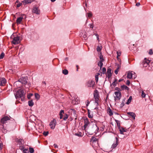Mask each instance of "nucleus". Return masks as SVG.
<instances>
[{
	"label": "nucleus",
	"mask_w": 153,
	"mask_h": 153,
	"mask_svg": "<svg viewBox=\"0 0 153 153\" xmlns=\"http://www.w3.org/2000/svg\"><path fill=\"white\" fill-rule=\"evenodd\" d=\"M94 97L95 99V102L97 103V106L99 105V96L98 91L96 90L94 93Z\"/></svg>",
	"instance_id": "obj_4"
},
{
	"label": "nucleus",
	"mask_w": 153,
	"mask_h": 153,
	"mask_svg": "<svg viewBox=\"0 0 153 153\" xmlns=\"http://www.w3.org/2000/svg\"><path fill=\"white\" fill-rule=\"evenodd\" d=\"M100 61L101 62H103L104 61V59L102 55H100Z\"/></svg>",
	"instance_id": "obj_35"
},
{
	"label": "nucleus",
	"mask_w": 153,
	"mask_h": 153,
	"mask_svg": "<svg viewBox=\"0 0 153 153\" xmlns=\"http://www.w3.org/2000/svg\"><path fill=\"white\" fill-rule=\"evenodd\" d=\"M150 62V61L146 58H145L143 61L142 64L143 66L145 67H146L148 65H149V63Z\"/></svg>",
	"instance_id": "obj_9"
},
{
	"label": "nucleus",
	"mask_w": 153,
	"mask_h": 153,
	"mask_svg": "<svg viewBox=\"0 0 153 153\" xmlns=\"http://www.w3.org/2000/svg\"><path fill=\"white\" fill-rule=\"evenodd\" d=\"M29 152L30 153H33L34 152V150L33 148L30 147L29 148Z\"/></svg>",
	"instance_id": "obj_34"
},
{
	"label": "nucleus",
	"mask_w": 153,
	"mask_h": 153,
	"mask_svg": "<svg viewBox=\"0 0 153 153\" xmlns=\"http://www.w3.org/2000/svg\"><path fill=\"white\" fill-rule=\"evenodd\" d=\"M117 81V79H115L114 81L112 83V85H114V86H115L116 85L117 83L116 82Z\"/></svg>",
	"instance_id": "obj_36"
},
{
	"label": "nucleus",
	"mask_w": 153,
	"mask_h": 153,
	"mask_svg": "<svg viewBox=\"0 0 153 153\" xmlns=\"http://www.w3.org/2000/svg\"><path fill=\"white\" fill-rule=\"evenodd\" d=\"M97 40H98V41H99V36L97 37Z\"/></svg>",
	"instance_id": "obj_64"
},
{
	"label": "nucleus",
	"mask_w": 153,
	"mask_h": 153,
	"mask_svg": "<svg viewBox=\"0 0 153 153\" xmlns=\"http://www.w3.org/2000/svg\"><path fill=\"white\" fill-rule=\"evenodd\" d=\"M19 149L20 150H23H23L25 149V147L24 146H20L19 147Z\"/></svg>",
	"instance_id": "obj_47"
},
{
	"label": "nucleus",
	"mask_w": 153,
	"mask_h": 153,
	"mask_svg": "<svg viewBox=\"0 0 153 153\" xmlns=\"http://www.w3.org/2000/svg\"><path fill=\"white\" fill-rule=\"evenodd\" d=\"M121 88L123 89H126L127 90H128L129 88L126 86L125 85H123L121 86Z\"/></svg>",
	"instance_id": "obj_28"
},
{
	"label": "nucleus",
	"mask_w": 153,
	"mask_h": 153,
	"mask_svg": "<svg viewBox=\"0 0 153 153\" xmlns=\"http://www.w3.org/2000/svg\"><path fill=\"white\" fill-rule=\"evenodd\" d=\"M28 104L30 106H32L34 105V103L32 100H29L28 102Z\"/></svg>",
	"instance_id": "obj_23"
},
{
	"label": "nucleus",
	"mask_w": 153,
	"mask_h": 153,
	"mask_svg": "<svg viewBox=\"0 0 153 153\" xmlns=\"http://www.w3.org/2000/svg\"><path fill=\"white\" fill-rule=\"evenodd\" d=\"M10 120L9 117L7 116H5L3 117L1 120V122L3 124H4L7 122V121Z\"/></svg>",
	"instance_id": "obj_15"
},
{
	"label": "nucleus",
	"mask_w": 153,
	"mask_h": 153,
	"mask_svg": "<svg viewBox=\"0 0 153 153\" xmlns=\"http://www.w3.org/2000/svg\"><path fill=\"white\" fill-rule=\"evenodd\" d=\"M4 53H2L0 55V59L3 58L4 57Z\"/></svg>",
	"instance_id": "obj_41"
},
{
	"label": "nucleus",
	"mask_w": 153,
	"mask_h": 153,
	"mask_svg": "<svg viewBox=\"0 0 153 153\" xmlns=\"http://www.w3.org/2000/svg\"><path fill=\"white\" fill-rule=\"evenodd\" d=\"M133 73H134V74H133L134 75V76H133L134 78H135L136 77V74L134 72H133Z\"/></svg>",
	"instance_id": "obj_57"
},
{
	"label": "nucleus",
	"mask_w": 153,
	"mask_h": 153,
	"mask_svg": "<svg viewBox=\"0 0 153 153\" xmlns=\"http://www.w3.org/2000/svg\"><path fill=\"white\" fill-rule=\"evenodd\" d=\"M2 144L0 143V150H1L2 149Z\"/></svg>",
	"instance_id": "obj_51"
},
{
	"label": "nucleus",
	"mask_w": 153,
	"mask_h": 153,
	"mask_svg": "<svg viewBox=\"0 0 153 153\" xmlns=\"http://www.w3.org/2000/svg\"><path fill=\"white\" fill-rule=\"evenodd\" d=\"M118 128L119 129L120 133L121 134H124L123 133L126 131V129L123 127H120Z\"/></svg>",
	"instance_id": "obj_19"
},
{
	"label": "nucleus",
	"mask_w": 153,
	"mask_h": 153,
	"mask_svg": "<svg viewBox=\"0 0 153 153\" xmlns=\"http://www.w3.org/2000/svg\"><path fill=\"white\" fill-rule=\"evenodd\" d=\"M15 141L20 145H22L24 143V140L22 139L16 138L15 139Z\"/></svg>",
	"instance_id": "obj_11"
},
{
	"label": "nucleus",
	"mask_w": 153,
	"mask_h": 153,
	"mask_svg": "<svg viewBox=\"0 0 153 153\" xmlns=\"http://www.w3.org/2000/svg\"><path fill=\"white\" fill-rule=\"evenodd\" d=\"M53 146H54V147L55 148H58V146L56 144H54L53 145Z\"/></svg>",
	"instance_id": "obj_55"
},
{
	"label": "nucleus",
	"mask_w": 153,
	"mask_h": 153,
	"mask_svg": "<svg viewBox=\"0 0 153 153\" xmlns=\"http://www.w3.org/2000/svg\"><path fill=\"white\" fill-rule=\"evenodd\" d=\"M22 3H19L18 4H17V7H19L20 6H21L22 5Z\"/></svg>",
	"instance_id": "obj_50"
},
{
	"label": "nucleus",
	"mask_w": 153,
	"mask_h": 153,
	"mask_svg": "<svg viewBox=\"0 0 153 153\" xmlns=\"http://www.w3.org/2000/svg\"><path fill=\"white\" fill-rule=\"evenodd\" d=\"M20 37L19 36H16L14 37L12 42V43L14 45H16L19 43L20 41H19Z\"/></svg>",
	"instance_id": "obj_7"
},
{
	"label": "nucleus",
	"mask_w": 153,
	"mask_h": 153,
	"mask_svg": "<svg viewBox=\"0 0 153 153\" xmlns=\"http://www.w3.org/2000/svg\"><path fill=\"white\" fill-rule=\"evenodd\" d=\"M127 114L128 115L131 116L134 119H135V117L136 116V115L133 112H128Z\"/></svg>",
	"instance_id": "obj_22"
},
{
	"label": "nucleus",
	"mask_w": 153,
	"mask_h": 153,
	"mask_svg": "<svg viewBox=\"0 0 153 153\" xmlns=\"http://www.w3.org/2000/svg\"><path fill=\"white\" fill-rule=\"evenodd\" d=\"M88 117L89 118H91L92 117H91V116L89 114H88Z\"/></svg>",
	"instance_id": "obj_63"
},
{
	"label": "nucleus",
	"mask_w": 153,
	"mask_h": 153,
	"mask_svg": "<svg viewBox=\"0 0 153 153\" xmlns=\"http://www.w3.org/2000/svg\"><path fill=\"white\" fill-rule=\"evenodd\" d=\"M111 70V68H108L107 69L106 76L108 77V79H109L112 75Z\"/></svg>",
	"instance_id": "obj_16"
},
{
	"label": "nucleus",
	"mask_w": 153,
	"mask_h": 153,
	"mask_svg": "<svg viewBox=\"0 0 153 153\" xmlns=\"http://www.w3.org/2000/svg\"><path fill=\"white\" fill-rule=\"evenodd\" d=\"M35 98L37 100H39V99L40 96L38 94L35 93Z\"/></svg>",
	"instance_id": "obj_31"
},
{
	"label": "nucleus",
	"mask_w": 153,
	"mask_h": 153,
	"mask_svg": "<svg viewBox=\"0 0 153 153\" xmlns=\"http://www.w3.org/2000/svg\"><path fill=\"white\" fill-rule=\"evenodd\" d=\"M21 83L22 84H25L27 82V79L25 77L21 78L18 81L14 83V85H17L19 83Z\"/></svg>",
	"instance_id": "obj_3"
},
{
	"label": "nucleus",
	"mask_w": 153,
	"mask_h": 153,
	"mask_svg": "<svg viewBox=\"0 0 153 153\" xmlns=\"http://www.w3.org/2000/svg\"><path fill=\"white\" fill-rule=\"evenodd\" d=\"M91 141L93 143H94V144H96L97 145L95 146L97 147L98 146H99V144H98V139L96 138L95 137H91Z\"/></svg>",
	"instance_id": "obj_12"
},
{
	"label": "nucleus",
	"mask_w": 153,
	"mask_h": 153,
	"mask_svg": "<svg viewBox=\"0 0 153 153\" xmlns=\"http://www.w3.org/2000/svg\"><path fill=\"white\" fill-rule=\"evenodd\" d=\"M140 3L139 2H138L136 3V5L137 6H140Z\"/></svg>",
	"instance_id": "obj_59"
},
{
	"label": "nucleus",
	"mask_w": 153,
	"mask_h": 153,
	"mask_svg": "<svg viewBox=\"0 0 153 153\" xmlns=\"http://www.w3.org/2000/svg\"><path fill=\"white\" fill-rule=\"evenodd\" d=\"M32 12L36 14H39L40 10L37 7H35L33 8Z\"/></svg>",
	"instance_id": "obj_10"
},
{
	"label": "nucleus",
	"mask_w": 153,
	"mask_h": 153,
	"mask_svg": "<svg viewBox=\"0 0 153 153\" xmlns=\"http://www.w3.org/2000/svg\"><path fill=\"white\" fill-rule=\"evenodd\" d=\"M26 18V15L24 14L21 15V16L17 18L16 21V23L18 25L20 24L23 19H25Z\"/></svg>",
	"instance_id": "obj_6"
},
{
	"label": "nucleus",
	"mask_w": 153,
	"mask_h": 153,
	"mask_svg": "<svg viewBox=\"0 0 153 153\" xmlns=\"http://www.w3.org/2000/svg\"><path fill=\"white\" fill-rule=\"evenodd\" d=\"M74 98L75 100H73V102L74 103V102H75L74 103L75 104H77L79 103V98H78L76 96H75V97H74Z\"/></svg>",
	"instance_id": "obj_20"
},
{
	"label": "nucleus",
	"mask_w": 153,
	"mask_h": 153,
	"mask_svg": "<svg viewBox=\"0 0 153 153\" xmlns=\"http://www.w3.org/2000/svg\"><path fill=\"white\" fill-rule=\"evenodd\" d=\"M141 96L143 98H145L146 97V94L143 91L142 92Z\"/></svg>",
	"instance_id": "obj_42"
},
{
	"label": "nucleus",
	"mask_w": 153,
	"mask_h": 153,
	"mask_svg": "<svg viewBox=\"0 0 153 153\" xmlns=\"http://www.w3.org/2000/svg\"><path fill=\"white\" fill-rule=\"evenodd\" d=\"M68 118V115L67 114H65V115L64 116V117H63V120H66L67 118Z\"/></svg>",
	"instance_id": "obj_44"
},
{
	"label": "nucleus",
	"mask_w": 153,
	"mask_h": 153,
	"mask_svg": "<svg viewBox=\"0 0 153 153\" xmlns=\"http://www.w3.org/2000/svg\"><path fill=\"white\" fill-rule=\"evenodd\" d=\"M108 113L109 115L110 116H111L113 114V113L111 110L110 109H109V110H108Z\"/></svg>",
	"instance_id": "obj_32"
},
{
	"label": "nucleus",
	"mask_w": 153,
	"mask_h": 153,
	"mask_svg": "<svg viewBox=\"0 0 153 153\" xmlns=\"http://www.w3.org/2000/svg\"><path fill=\"white\" fill-rule=\"evenodd\" d=\"M65 61H68V57L65 58Z\"/></svg>",
	"instance_id": "obj_62"
},
{
	"label": "nucleus",
	"mask_w": 153,
	"mask_h": 153,
	"mask_svg": "<svg viewBox=\"0 0 153 153\" xmlns=\"http://www.w3.org/2000/svg\"><path fill=\"white\" fill-rule=\"evenodd\" d=\"M118 71V69H116L114 71V73L116 74H117Z\"/></svg>",
	"instance_id": "obj_54"
},
{
	"label": "nucleus",
	"mask_w": 153,
	"mask_h": 153,
	"mask_svg": "<svg viewBox=\"0 0 153 153\" xmlns=\"http://www.w3.org/2000/svg\"><path fill=\"white\" fill-rule=\"evenodd\" d=\"M106 69L105 68H103L102 69V74H104L106 73Z\"/></svg>",
	"instance_id": "obj_40"
},
{
	"label": "nucleus",
	"mask_w": 153,
	"mask_h": 153,
	"mask_svg": "<svg viewBox=\"0 0 153 153\" xmlns=\"http://www.w3.org/2000/svg\"><path fill=\"white\" fill-rule=\"evenodd\" d=\"M6 82V80L4 78L0 77V85L4 86Z\"/></svg>",
	"instance_id": "obj_14"
},
{
	"label": "nucleus",
	"mask_w": 153,
	"mask_h": 153,
	"mask_svg": "<svg viewBox=\"0 0 153 153\" xmlns=\"http://www.w3.org/2000/svg\"><path fill=\"white\" fill-rule=\"evenodd\" d=\"M3 132L4 133H6V130L5 129H3Z\"/></svg>",
	"instance_id": "obj_61"
},
{
	"label": "nucleus",
	"mask_w": 153,
	"mask_h": 153,
	"mask_svg": "<svg viewBox=\"0 0 153 153\" xmlns=\"http://www.w3.org/2000/svg\"><path fill=\"white\" fill-rule=\"evenodd\" d=\"M103 62L100 61L98 63V65L100 67V69L101 70L102 68L103 65Z\"/></svg>",
	"instance_id": "obj_29"
},
{
	"label": "nucleus",
	"mask_w": 153,
	"mask_h": 153,
	"mask_svg": "<svg viewBox=\"0 0 153 153\" xmlns=\"http://www.w3.org/2000/svg\"><path fill=\"white\" fill-rule=\"evenodd\" d=\"M133 72L129 71L128 73L127 76V78L129 79L132 78L133 77Z\"/></svg>",
	"instance_id": "obj_21"
},
{
	"label": "nucleus",
	"mask_w": 153,
	"mask_h": 153,
	"mask_svg": "<svg viewBox=\"0 0 153 153\" xmlns=\"http://www.w3.org/2000/svg\"><path fill=\"white\" fill-rule=\"evenodd\" d=\"M60 115V119H62V114H59Z\"/></svg>",
	"instance_id": "obj_60"
},
{
	"label": "nucleus",
	"mask_w": 153,
	"mask_h": 153,
	"mask_svg": "<svg viewBox=\"0 0 153 153\" xmlns=\"http://www.w3.org/2000/svg\"><path fill=\"white\" fill-rule=\"evenodd\" d=\"M71 110H72L73 111V113L74 115H75L76 114V111L74 109H71Z\"/></svg>",
	"instance_id": "obj_53"
},
{
	"label": "nucleus",
	"mask_w": 153,
	"mask_h": 153,
	"mask_svg": "<svg viewBox=\"0 0 153 153\" xmlns=\"http://www.w3.org/2000/svg\"><path fill=\"white\" fill-rule=\"evenodd\" d=\"M49 132L48 131H44L43 133V134L45 136H47L48 135Z\"/></svg>",
	"instance_id": "obj_43"
},
{
	"label": "nucleus",
	"mask_w": 153,
	"mask_h": 153,
	"mask_svg": "<svg viewBox=\"0 0 153 153\" xmlns=\"http://www.w3.org/2000/svg\"><path fill=\"white\" fill-rule=\"evenodd\" d=\"M89 103H90V102H89L88 100H87V104H86V106H88V105L89 104Z\"/></svg>",
	"instance_id": "obj_56"
},
{
	"label": "nucleus",
	"mask_w": 153,
	"mask_h": 153,
	"mask_svg": "<svg viewBox=\"0 0 153 153\" xmlns=\"http://www.w3.org/2000/svg\"><path fill=\"white\" fill-rule=\"evenodd\" d=\"M90 123L88 119L87 118L84 120V127L85 128H86Z\"/></svg>",
	"instance_id": "obj_18"
},
{
	"label": "nucleus",
	"mask_w": 153,
	"mask_h": 153,
	"mask_svg": "<svg viewBox=\"0 0 153 153\" xmlns=\"http://www.w3.org/2000/svg\"><path fill=\"white\" fill-rule=\"evenodd\" d=\"M62 73L66 75L68 74V71L66 69H64L62 71Z\"/></svg>",
	"instance_id": "obj_30"
},
{
	"label": "nucleus",
	"mask_w": 153,
	"mask_h": 153,
	"mask_svg": "<svg viewBox=\"0 0 153 153\" xmlns=\"http://www.w3.org/2000/svg\"><path fill=\"white\" fill-rule=\"evenodd\" d=\"M115 121L117 124V126L118 128H120V121L117 120H115Z\"/></svg>",
	"instance_id": "obj_25"
},
{
	"label": "nucleus",
	"mask_w": 153,
	"mask_h": 153,
	"mask_svg": "<svg viewBox=\"0 0 153 153\" xmlns=\"http://www.w3.org/2000/svg\"><path fill=\"white\" fill-rule=\"evenodd\" d=\"M117 58L118 59H119V56H120L121 55V53L120 52H119L118 51L117 52Z\"/></svg>",
	"instance_id": "obj_38"
},
{
	"label": "nucleus",
	"mask_w": 153,
	"mask_h": 153,
	"mask_svg": "<svg viewBox=\"0 0 153 153\" xmlns=\"http://www.w3.org/2000/svg\"><path fill=\"white\" fill-rule=\"evenodd\" d=\"M95 84L94 81L92 80H89L87 82V85L88 87L93 88Z\"/></svg>",
	"instance_id": "obj_13"
},
{
	"label": "nucleus",
	"mask_w": 153,
	"mask_h": 153,
	"mask_svg": "<svg viewBox=\"0 0 153 153\" xmlns=\"http://www.w3.org/2000/svg\"><path fill=\"white\" fill-rule=\"evenodd\" d=\"M75 135L79 137H82V133L81 132H79V133H76Z\"/></svg>",
	"instance_id": "obj_39"
},
{
	"label": "nucleus",
	"mask_w": 153,
	"mask_h": 153,
	"mask_svg": "<svg viewBox=\"0 0 153 153\" xmlns=\"http://www.w3.org/2000/svg\"><path fill=\"white\" fill-rule=\"evenodd\" d=\"M92 15V13L91 12L88 13V17L89 18H91V17Z\"/></svg>",
	"instance_id": "obj_37"
},
{
	"label": "nucleus",
	"mask_w": 153,
	"mask_h": 153,
	"mask_svg": "<svg viewBox=\"0 0 153 153\" xmlns=\"http://www.w3.org/2000/svg\"><path fill=\"white\" fill-rule=\"evenodd\" d=\"M25 94L24 91L22 89L19 90L15 94V97L16 99L20 98L22 101L24 100Z\"/></svg>",
	"instance_id": "obj_1"
},
{
	"label": "nucleus",
	"mask_w": 153,
	"mask_h": 153,
	"mask_svg": "<svg viewBox=\"0 0 153 153\" xmlns=\"http://www.w3.org/2000/svg\"><path fill=\"white\" fill-rule=\"evenodd\" d=\"M23 2L24 4H27L31 3V1L30 0H25L23 1Z\"/></svg>",
	"instance_id": "obj_27"
},
{
	"label": "nucleus",
	"mask_w": 153,
	"mask_h": 153,
	"mask_svg": "<svg viewBox=\"0 0 153 153\" xmlns=\"http://www.w3.org/2000/svg\"><path fill=\"white\" fill-rule=\"evenodd\" d=\"M102 49V47L101 46H98L97 48V51L98 52L100 51Z\"/></svg>",
	"instance_id": "obj_33"
},
{
	"label": "nucleus",
	"mask_w": 153,
	"mask_h": 153,
	"mask_svg": "<svg viewBox=\"0 0 153 153\" xmlns=\"http://www.w3.org/2000/svg\"><path fill=\"white\" fill-rule=\"evenodd\" d=\"M114 100L115 102H117L120 100L121 97V93L120 91H115L114 92Z\"/></svg>",
	"instance_id": "obj_5"
},
{
	"label": "nucleus",
	"mask_w": 153,
	"mask_h": 153,
	"mask_svg": "<svg viewBox=\"0 0 153 153\" xmlns=\"http://www.w3.org/2000/svg\"><path fill=\"white\" fill-rule=\"evenodd\" d=\"M115 139L116 140V142L112 144L111 147V148L114 149L115 148L118 144V139L117 137H116Z\"/></svg>",
	"instance_id": "obj_17"
},
{
	"label": "nucleus",
	"mask_w": 153,
	"mask_h": 153,
	"mask_svg": "<svg viewBox=\"0 0 153 153\" xmlns=\"http://www.w3.org/2000/svg\"><path fill=\"white\" fill-rule=\"evenodd\" d=\"M149 53L150 55H151L153 54V52L152 49H151L149 50Z\"/></svg>",
	"instance_id": "obj_46"
},
{
	"label": "nucleus",
	"mask_w": 153,
	"mask_h": 153,
	"mask_svg": "<svg viewBox=\"0 0 153 153\" xmlns=\"http://www.w3.org/2000/svg\"><path fill=\"white\" fill-rule=\"evenodd\" d=\"M23 152L24 153H29L28 149H26L23 150Z\"/></svg>",
	"instance_id": "obj_45"
},
{
	"label": "nucleus",
	"mask_w": 153,
	"mask_h": 153,
	"mask_svg": "<svg viewBox=\"0 0 153 153\" xmlns=\"http://www.w3.org/2000/svg\"><path fill=\"white\" fill-rule=\"evenodd\" d=\"M99 73H97L95 75V80L97 82L98 81V76L99 75Z\"/></svg>",
	"instance_id": "obj_26"
},
{
	"label": "nucleus",
	"mask_w": 153,
	"mask_h": 153,
	"mask_svg": "<svg viewBox=\"0 0 153 153\" xmlns=\"http://www.w3.org/2000/svg\"><path fill=\"white\" fill-rule=\"evenodd\" d=\"M64 111L63 110H61L60 111V114H62V113H64Z\"/></svg>",
	"instance_id": "obj_58"
},
{
	"label": "nucleus",
	"mask_w": 153,
	"mask_h": 153,
	"mask_svg": "<svg viewBox=\"0 0 153 153\" xmlns=\"http://www.w3.org/2000/svg\"><path fill=\"white\" fill-rule=\"evenodd\" d=\"M56 125V121L55 119H53V120L50 123L49 125L51 129H53L55 127Z\"/></svg>",
	"instance_id": "obj_8"
},
{
	"label": "nucleus",
	"mask_w": 153,
	"mask_h": 153,
	"mask_svg": "<svg viewBox=\"0 0 153 153\" xmlns=\"http://www.w3.org/2000/svg\"><path fill=\"white\" fill-rule=\"evenodd\" d=\"M124 101H125V100H123L122 101V102L121 103L120 105V106H121V107H123L124 106V105L125 104L124 103Z\"/></svg>",
	"instance_id": "obj_48"
},
{
	"label": "nucleus",
	"mask_w": 153,
	"mask_h": 153,
	"mask_svg": "<svg viewBox=\"0 0 153 153\" xmlns=\"http://www.w3.org/2000/svg\"><path fill=\"white\" fill-rule=\"evenodd\" d=\"M132 99V97L131 96H130L128 100H127L126 102V104L127 105H128L131 102Z\"/></svg>",
	"instance_id": "obj_24"
},
{
	"label": "nucleus",
	"mask_w": 153,
	"mask_h": 153,
	"mask_svg": "<svg viewBox=\"0 0 153 153\" xmlns=\"http://www.w3.org/2000/svg\"><path fill=\"white\" fill-rule=\"evenodd\" d=\"M89 26H90V27L91 28L93 29L94 27V25L93 24H90L89 25Z\"/></svg>",
	"instance_id": "obj_49"
},
{
	"label": "nucleus",
	"mask_w": 153,
	"mask_h": 153,
	"mask_svg": "<svg viewBox=\"0 0 153 153\" xmlns=\"http://www.w3.org/2000/svg\"><path fill=\"white\" fill-rule=\"evenodd\" d=\"M126 84L128 85H130V82L129 80H128L127 81Z\"/></svg>",
	"instance_id": "obj_52"
},
{
	"label": "nucleus",
	"mask_w": 153,
	"mask_h": 153,
	"mask_svg": "<svg viewBox=\"0 0 153 153\" xmlns=\"http://www.w3.org/2000/svg\"><path fill=\"white\" fill-rule=\"evenodd\" d=\"M99 129V128L95 124L93 125L92 128L90 129L91 133L89 134L90 135L94 133L96 134Z\"/></svg>",
	"instance_id": "obj_2"
}]
</instances>
